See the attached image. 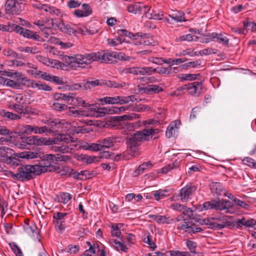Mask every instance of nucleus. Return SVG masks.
<instances>
[{"instance_id":"1","label":"nucleus","mask_w":256,"mask_h":256,"mask_svg":"<svg viewBox=\"0 0 256 256\" xmlns=\"http://www.w3.org/2000/svg\"><path fill=\"white\" fill-rule=\"evenodd\" d=\"M70 62H74L78 64V66L84 68L85 65L92 62L100 60L102 62L112 63V54L110 52L102 51L98 52L86 54L83 55H77L75 57H68Z\"/></svg>"},{"instance_id":"2","label":"nucleus","mask_w":256,"mask_h":256,"mask_svg":"<svg viewBox=\"0 0 256 256\" xmlns=\"http://www.w3.org/2000/svg\"><path fill=\"white\" fill-rule=\"evenodd\" d=\"M42 166L39 165H24L17 168L16 173L10 172V176L14 180L26 182L34 178L43 172Z\"/></svg>"},{"instance_id":"3","label":"nucleus","mask_w":256,"mask_h":256,"mask_svg":"<svg viewBox=\"0 0 256 256\" xmlns=\"http://www.w3.org/2000/svg\"><path fill=\"white\" fill-rule=\"evenodd\" d=\"M70 104L75 106H82L84 108H86L92 112H94V114L96 116H103L105 114L108 113L110 111V107H99L96 104H90L86 102L78 97H76L73 94V96L70 102Z\"/></svg>"},{"instance_id":"4","label":"nucleus","mask_w":256,"mask_h":256,"mask_svg":"<svg viewBox=\"0 0 256 256\" xmlns=\"http://www.w3.org/2000/svg\"><path fill=\"white\" fill-rule=\"evenodd\" d=\"M34 145L36 146H50L57 144L58 142H64L66 144L74 142L76 140L74 138L67 134H58L54 139L40 138L37 136H34Z\"/></svg>"},{"instance_id":"5","label":"nucleus","mask_w":256,"mask_h":256,"mask_svg":"<svg viewBox=\"0 0 256 256\" xmlns=\"http://www.w3.org/2000/svg\"><path fill=\"white\" fill-rule=\"evenodd\" d=\"M202 206L205 210H222L228 209L231 206V205L230 202L228 200L212 198L210 201L204 202Z\"/></svg>"},{"instance_id":"6","label":"nucleus","mask_w":256,"mask_h":256,"mask_svg":"<svg viewBox=\"0 0 256 256\" xmlns=\"http://www.w3.org/2000/svg\"><path fill=\"white\" fill-rule=\"evenodd\" d=\"M14 151L11 148L2 146H0V161L12 166L18 165V160L13 157Z\"/></svg>"},{"instance_id":"7","label":"nucleus","mask_w":256,"mask_h":256,"mask_svg":"<svg viewBox=\"0 0 256 256\" xmlns=\"http://www.w3.org/2000/svg\"><path fill=\"white\" fill-rule=\"evenodd\" d=\"M161 130L158 128H156L152 127L147 126L142 130L136 132L135 134V138L140 141L149 140L152 138L155 134H158Z\"/></svg>"},{"instance_id":"8","label":"nucleus","mask_w":256,"mask_h":256,"mask_svg":"<svg viewBox=\"0 0 256 256\" xmlns=\"http://www.w3.org/2000/svg\"><path fill=\"white\" fill-rule=\"evenodd\" d=\"M12 28L22 36L24 38H31L38 42L43 41L39 35L36 32H34L30 30L26 29L16 24H12Z\"/></svg>"},{"instance_id":"9","label":"nucleus","mask_w":256,"mask_h":256,"mask_svg":"<svg viewBox=\"0 0 256 256\" xmlns=\"http://www.w3.org/2000/svg\"><path fill=\"white\" fill-rule=\"evenodd\" d=\"M46 171H54L60 176L70 177L76 174V172H74L73 169L67 166H64L62 167H57L54 166H47V168L45 169Z\"/></svg>"},{"instance_id":"10","label":"nucleus","mask_w":256,"mask_h":256,"mask_svg":"<svg viewBox=\"0 0 256 256\" xmlns=\"http://www.w3.org/2000/svg\"><path fill=\"white\" fill-rule=\"evenodd\" d=\"M197 188L192 184H188L180 190L178 196L182 202H187L196 191Z\"/></svg>"},{"instance_id":"11","label":"nucleus","mask_w":256,"mask_h":256,"mask_svg":"<svg viewBox=\"0 0 256 256\" xmlns=\"http://www.w3.org/2000/svg\"><path fill=\"white\" fill-rule=\"evenodd\" d=\"M140 114H132L131 115H124L120 116H113V128L120 129L124 124L126 125L125 120H126L136 119L139 118Z\"/></svg>"},{"instance_id":"12","label":"nucleus","mask_w":256,"mask_h":256,"mask_svg":"<svg viewBox=\"0 0 256 256\" xmlns=\"http://www.w3.org/2000/svg\"><path fill=\"white\" fill-rule=\"evenodd\" d=\"M5 9L7 14H17L20 11V6L16 0H7Z\"/></svg>"},{"instance_id":"13","label":"nucleus","mask_w":256,"mask_h":256,"mask_svg":"<svg viewBox=\"0 0 256 256\" xmlns=\"http://www.w3.org/2000/svg\"><path fill=\"white\" fill-rule=\"evenodd\" d=\"M202 86V83L201 82H194L179 86L177 90L178 91L186 90H188L191 95H194L196 94L198 88L199 87L201 88Z\"/></svg>"},{"instance_id":"14","label":"nucleus","mask_w":256,"mask_h":256,"mask_svg":"<svg viewBox=\"0 0 256 256\" xmlns=\"http://www.w3.org/2000/svg\"><path fill=\"white\" fill-rule=\"evenodd\" d=\"M146 12H144L145 16L148 19L162 20L163 18V12L157 9H151V7L146 6Z\"/></svg>"},{"instance_id":"15","label":"nucleus","mask_w":256,"mask_h":256,"mask_svg":"<svg viewBox=\"0 0 256 256\" xmlns=\"http://www.w3.org/2000/svg\"><path fill=\"white\" fill-rule=\"evenodd\" d=\"M62 32L69 35H76V34H80L82 32V28L78 26H72V25L68 23H64L60 30Z\"/></svg>"},{"instance_id":"16","label":"nucleus","mask_w":256,"mask_h":256,"mask_svg":"<svg viewBox=\"0 0 256 256\" xmlns=\"http://www.w3.org/2000/svg\"><path fill=\"white\" fill-rule=\"evenodd\" d=\"M216 220H218V219L212 218V223H210L211 226H208V228L214 230H220L227 226H236V223L235 224L233 222L226 220L224 222L218 223L216 222Z\"/></svg>"},{"instance_id":"17","label":"nucleus","mask_w":256,"mask_h":256,"mask_svg":"<svg viewBox=\"0 0 256 256\" xmlns=\"http://www.w3.org/2000/svg\"><path fill=\"white\" fill-rule=\"evenodd\" d=\"M146 5L142 2H136L134 4H130L127 9L128 12L134 14H140L146 12Z\"/></svg>"},{"instance_id":"18","label":"nucleus","mask_w":256,"mask_h":256,"mask_svg":"<svg viewBox=\"0 0 256 256\" xmlns=\"http://www.w3.org/2000/svg\"><path fill=\"white\" fill-rule=\"evenodd\" d=\"M16 75L15 80H16V84H18V88L22 86L32 88L34 80L28 79L26 77L24 76L22 72H18Z\"/></svg>"},{"instance_id":"19","label":"nucleus","mask_w":256,"mask_h":256,"mask_svg":"<svg viewBox=\"0 0 256 256\" xmlns=\"http://www.w3.org/2000/svg\"><path fill=\"white\" fill-rule=\"evenodd\" d=\"M212 38H214V42L222 44L223 46L229 47L230 40L228 38V34L226 33L212 32Z\"/></svg>"},{"instance_id":"20","label":"nucleus","mask_w":256,"mask_h":256,"mask_svg":"<svg viewBox=\"0 0 256 256\" xmlns=\"http://www.w3.org/2000/svg\"><path fill=\"white\" fill-rule=\"evenodd\" d=\"M92 12L90 6L86 4L82 5L81 9L76 10L74 12V14L76 17H86L90 15Z\"/></svg>"},{"instance_id":"21","label":"nucleus","mask_w":256,"mask_h":256,"mask_svg":"<svg viewBox=\"0 0 256 256\" xmlns=\"http://www.w3.org/2000/svg\"><path fill=\"white\" fill-rule=\"evenodd\" d=\"M210 186L211 192L214 196H220L224 193L226 190L222 184L218 182H212Z\"/></svg>"},{"instance_id":"22","label":"nucleus","mask_w":256,"mask_h":256,"mask_svg":"<svg viewBox=\"0 0 256 256\" xmlns=\"http://www.w3.org/2000/svg\"><path fill=\"white\" fill-rule=\"evenodd\" d=\"M150 217L156 220L158 224H172L176 222V220L167 217L166 216H160L157 214L150 215Z\"/></svg>"},{"instance_id":"23","label":"nucleus","mask_w":256,"mask_h":256,"mask_svg":"<svg viewBox=\"0 0 256 256\" xmlns=\"http://www.w3.org/2000/svg\"><path fill=\"white\" fill-rule=\"evenodd\" d=\"M10 108L11 109L14 110V112H18V114H28L30 112V110L29 108L26 104H12L10 106Z\"/></svg>"},{"instance_id":"24","label":"nucleus","mask_w":256,"mask_h":256,"mask_svg":"<svg viewBox=\"0 0 256 256\" xmlns=\"http://www.w3.org/2000/svg\"><path fill=\"white\" fill-rule=\"evenodd\" d=\"M242 226H244L246 227H251L256 229V220L254 219L246 220V218H242L241 220H238L236 222V228H240Z\"/></svg>"},{"instance_id":"25","label":"nucleus","mask_w":256,"mask_h":256,"mask_svg":"<svg viewBox=\"0 0 256 256\" xmlns=\"http://www.w3.org/2000/svg\"><path fill=\"white\" fill-rule=\"evenodd\" d=\"M49 124L52 130L56 129V130H58L60 129L67 128V126H70V124L68 122H60L58 119L50 120Z\"/></svg>"},{"instance_id":"26","label":"nucleus","mask_w":256,"mask_h":256,"mask_svg":"<svg viewBox=\"0 0 256 256\" xmlns=\"http://www.w3.org/2000/svg\"><path fill=\"white\" fill-rule=\"evenodd\" d=\"M29 133L34 132V134H43L45 132L51 133L52 130L48 128L46 126L38 127L36 126L29 125Z\"/></svg>"},{"instance_id":"27","label":"nucleus","mask_w":256,"mask_h":256,"mask_svg":"<svg viewBox=\"0 0 256 256\" xmlns=\"http://www.w3.org/2000/svg\"><path fill=\"white\" fill-rule=\"evenodd\" d=\"M136 100L134 96H116L113 97V104H126L130 101L134 102Z\"/></svg>"},{"instance_id":"28","label":"nucleus","mask_w":256,"mask_h":256,"mask_svg":"<svg viewBox=\"0 0 256 256\" xmlns=\"http://www.w3.org/2000/svg\"><path fill=\"white\" fill-rule=\"evenodd\" d=\"M136 36L141 37L140 44H143L144 46H154V42L153 39L149 37V34L142 33H136Z\"/></svg>"},{"instance_id":"29","label":"nucleus","mask_w":256,"mask_h":256,"mask_svg":"<svg viewBox=\"0 0 256 256\" xmlns=\"http://www.w3.org/2000/svg\"><path fill=\"white\" fill-rule=\"evenodd\" d=\"M162 84H160L159 85L156 84H150L144 88V92L148 94H158L160 92H162L164 90Z\"/></svg>"},{"instance_id":"30","label":"nucleus","mask_w":256,"mask_h":256,"mask_svg":"<svg viewBox=\"0 0 256 256\" xmlns=\"http://www.w3.org/2000/svg\"><path fill=\"white\" fill-rule=\"evenodd\" d=\"M96 173H94V172H90L88 170H82L80 172L77 173L76 176H74V178L84 180L86 179L91 178L94 177Z\"/></svg>"},{"instance_id":"31","label":"nucleus","mask_w":256,"mask_h":256,"mask_svg":"<svg viewBox=\"0 0 256 256\" xmlns=\"http://www.w3.org/2000/svg\"><path fill=\"white\" fill-rule=\"evenodd\" d=\"M140 141L139 140H137V138H135V134L128 139L126 142L128 148H130V151L132 152H135L138 149V142Z\"/></svg>"},{"instance_id":"32","label":"nucleus","mask_w":256,"mask_h":256,"mask_svg":"<svg viewBox=\"0 0 256 256\" xmlns=\"http://www.w3.org/2000/svg\"><path fill=\"white\" fill-rule=\"evenodd\" d=\"M152 166V164L150 161H148L146 162H143L140 164L138 168L133 172V176H136L138 175L142 174L145 170L150 168Z\"/></svg>"},{"instance_id":"33","label":"nucleus","mask_w":256,"mask_h":256,"mask_svg":"<svg viewBox=\"0 0 256 256\" xmlns=\"http://www.w3.org/2000/svg\"><path fill=\"white\" fill-rule=\"evenodd\" d=\"M72 198V196L66 192H62L58 195H57L55 198L54 200L58 202H62L64 204H67Z\"/></svg>"},{"instance_id":"34","label":"nucleus","mask_w":256,"mask_h":256,"mask_svg":"<svg viewBox=\"0 0 256 256\" xmlns=\"http://www.w3.org/2000/svg\"><path fill=\"white\" fill-rule=\"evenodd\" d=\"M152 194L154 196L156 200L158 201L160 199L168 196L170 195V192L166 189L159 190H158L152 192Z\"/></svg>"},{"instance_id":"35","label":"nucleus","mask_w":256,"mask_h":256,"mask_svg":"<svg viewBox=\"0 0 256 256\" xmlns=\"http://www.w3.org/2000/svg\"><path fill=\"white\" fill-rule=\"evenodd\" d=\"M172 65H170L168 68L157 67L155 68L154 72L164 75H170L176 73V71L172 70Z\"/></svg>"},{"instance_id":"36","label":"nucleus","mask_w":256,"mask_h":256,"mask_svg":"<svg viewBox=\"0 0 256 256\" xmlns=\"http://www.w3.org/2000/svg\"><path fill=\"white\" fill-rule=\"evenodd\" d=\"M0 115L10 120H16L21 118L20 116L12 112H6L4 110H0Z\"/></svg>"},{"instance_id":"37","label":"nucleus","mask_w":256,"mask_h":256,"mask_svg":"<svg viewBox=\"0 0 256 256\" xmlns=\"http://www.w3.org/2000/svg\"><path fill=\"white\" fill-rule=\"evenodd\" d=\"M20 158L28 160L38 158H41V154L38 152L26 151L20 154Z\"/></svg>"},{"instance_id":"38","label":"nucleus","mask_w":256,"mask_h":256,"mask_svg":"<svg viewBox=\"0 0 256 256\" xmlns=\"http://www.w3.org/2000/svg\"><path fill=\"white\" fill-rule=\"evenodd\" d=\"M113 58L120 61H130L134 60L132 57L128 56L124 53L117 52H113Z\"/></svg>"},{"instance_id":"39","label":"nucleus","mask_w":256,"mask_h":256,"mask_svg":"<svg viewBox=\"0 0 256 256\" xmlns=\"http://www.w3.org/2000/svg\"><path fill=\"white\" fill-rule=\"evenodd\" d=\"M169 16L176 22L186 21L184 13L182 12L178 11L174 12L172 14H170Z\"/></svg>"},{"instance_id":"40","label":"nucleus","mask_w":256,"mask_h":256,"mask_svg":"<svg viewBox=\"0 0 256 256\" xmlns=\"http://www.w3.org/2000/svg\"><path fill=\"white\" fill-rule=\"evenodd\" d=\"M32 88H38L40 90H44L47 92H50L52 90V88L48 85L40 82H35L34 80L32 85Z\"/></svg>"},{"instance_id":"41","label":"nucleus","mask_w":256,"mask_h":256,"mask_svg":"<svg viewBox=\"0 0 256 256\" xmlns=\"http://www.w3.org/2000/svg\"><path fill=\"white\" fill-rule=\"evenodd\" d=\"M192 220H194L196 222H198L200 225H208V226H211V224L212 223V218H207V219H202L200 216H197V214L195 213L194 214V218Z\"/></svg>"},{"instance_id":"42","label":"nucleus","mask_w":256,"mask_h":256,"mask_svg":"<svg viewBox=\"0 0 256 256\" xmlns=\"http://www.w3.org/2000/svg\"><path fill=\"white\" fill-rule=\"evenodd\" d=\"M98 157L95 156H90L86 154H82L79 156V160L86 164H92L97 160Z\"/></svg>"},{"instance_id":"43","label":"nucleus","mask_w":256,"mask_h":256,"mask_svg":"<svg viewBox=\"0 0 256 256\" xmlns=\"http://www.w3.org/2000/svg\"><path fill=\"white\" fill-rule=\"evenodd\" d=\"M186 245L190 250V253L191 254H197L196 248L198 244L196 242L188 240L186 242Z\"/></svg>"},{"instance_id":"44","label":"nucleus","mask_w":256,"mask_h":256,"mask_svg":"<svg viewBox=\"0 0 256 256\" xmlns=\"http://www.w3.org/2000/svg\"><path fill=\"white\" fill-rule=\"evenodd\" d=\"M102 84V83L98 80L90 81L88 80L83 84V88L84 90H88Z\"/></svg>"},{"instance_id":"45","label":"nucleus","mask_w":256,"mask_h":256,"mask_svg":"<svg viewBox=\"0 0 256 256\" xmlns=\"http://www.w3.org/2000/svg\"><path fill=\"white\" fill-rule=\"evenodd\" d=\"M113 242L114 243V247L118 250H122L123 252H126L128 250L127 246L124 244L122 238V240H117L116 239L113 240Z\"/></svg>"},{"instance_id":"46","label":"nucleus","mask_w":256,"mask_h":256,"mask_svg":"<svg viewBox=\"0 0 256 256\" xmlns=\"http://www.w3.org/2000/svg\"><path fill=\"white\" fill-rule=\"evenodd\" d=\"M142 68L139 67H132V68H126L123 70L122 72H124V73H130L134 74H140L142 75Z\"/></svg>"},{"instance_id":"47","label":"nucleus","mask_w":256,"mask_h":256,"mask_svg":"<svg viewBox=\"0 0 256 256\" xmlns=\"http://www.w3.org/2000/svg\"><path fill=\"white\" fill-rule=\"evenodd\" d=\"M100 144L102 146V150L109 148L112 146V139L110 137L106 138L102 140Z\"/></svg>"},{"instance_id":"48","label":"nucleus","mask_w":256,"mask_h":256,"mask_svg":"<svg viewBox=\"0 0 256 256\" xmlns=\"http://www.w3.org/2000/svg\"><path fill=\"white\" fill-rule=\"evenodd\" d=\"M82 30L83 31L82 32H80L82 34H94L98 32V28L91 26H90L89 28H82Z\"/></svg>"},{"instance_id":"49","label":"nucleus","mask_w":256,"mask_h":256,"mask_svg":"<svg viewBox=\"0 0 256 256\" xmlns=\"http://www.w3.org/2000/svg\"><path fill=\"white\" fill-rule=\"evenodd\" d=\"M170 61L171 60H170L158 57L152 58L150 60L152 63L158 65H162L164 63L170 64Z\"/></svg>"},{"instance_id":"50","label":"nucleus","mask_w":256,"mask_h":256,"mask_svg":"<svg viewBox=\"0 0 256 256\" xmlns=\"http://www.w3.org/2000/svg\"><path fill=\"white\" fill-rule=\"evenodd\" d=\"M3 54L10 58H20L18 54L11 49H6L2 52Z\"/></svg>"},{"instance_id":"51","label":"nucleus","mask_w":256,"mask_h":256,"mask_svg":"<svg viewBox=\"0 0 256 256\" xmlns=\"http://www.w3.org/2000/svg\"><path fill=\"white\" fill-rule=\"evenodd\" d=\"M46 12H48L51 14H54L58 16H62V13L60 9L52 6H48L46 9Z\"/></svg>"},{"instance_id":"52","label":"nucleus","mask_w":256,"mask_h":256,"mask_svg":"<svg viewBox=\"0 0 256 256\" xmlns=\"http://www.w3.org/2000/svg\"><path fill=\"white\" fill-rule=\"evenodd\" d=\"M117 34L118 35L122 36L123 38H124V36H127L130 38H133L136 39V34H134L130 32H128L126 30H124V29L118 30Z\"/></svg>"},{"instance_id":"53","label":"nucleus","mask_w":256,"mask_h":256,"mask_svg":"<svg viewBox=\"0 0 256 256\" xmlns=\"http://www.w3.org/2000/svg\"><path fill=\"white\" fill-rule=\"evenodd\" d=\"M218 52V50L216 48H206L202 50H200L198 52V54L200 56L204 55H208L212 54H216Z\"/></svg>"},{"instance_id":"54","label":"nucleus","mask_w":256,"mask_h":256,"mask_svg":"<svg viewBox=\"0 0 256 256\" xmlns=\"http://www.w3.org/2000/svg\"><path fill=\"white\" fill-rule=\"evenodd\" d=\"M18 50L22 52L26 53L36 54L38 52L37 48L36 47H23L21 46L18 48Z\"/></svg>"},{"instance_id":"55","label":"nucleus","mask_w":256,"mask_h":256,"mask_svg":"<svg viewBox=\"0 0 256 256\" xmlns=\"http://www.w3.org/2000/svg\"><path fill=\"white\" fill-rule=\"evenodd\" d=\"M60 154H56L55 156L56 158V162H66L70 160V157L68 155H65L62 152Z\"/></svg>"},{"instance_id":"56","label":"nucleus","mask_w":256,"mask_h":256,"mask_svg":"<svg viewBox=\"0 0 256 256\" xmlns=\"http://www.w3.org/2000/svg\"><path fill=\"white\" fill-rule=\"evenodd\" d=\"M55 228L56 231L62 233L66 228L65 221L55 222Z\"/></svg>"},{"instance_id":"57","label":"nucleus","mask_w":256,"mask_h":256,"mask_svg":"<svg viewBox=\"0 0 256 256\" xmlns=\"http://www.w3.org/2000/svg\"><path fill=\"white\" fill-rule=\"evenodd\" d=\"M170 208L175 210L182 213L183 211L186 208V206L177 202H174L170 205Z\"/></svg>"},{"instance_id":"58","label":"nucleus","mask_w":256,"mask_h":256,"mask_svg":"<svg viewBox=\"0 0 256 256\" xmlns=\"http://www.w3.org/2000/svg\"><path fill=\"white\" fill-rule=\"evenodd\" d=\"M36 58L39 62L48 66H50L52 63L48 58L41 55L36 56Z\"/></svg>"},{"instance_id":"59","label":"nucleus","mask_w":256,"mask_h":256,"mask_svg":"<svg viewBox=\"0 0 256 256\" xmlns=\"http://www.w3.org/2000/svg\"><path fill=\"white\" fill-rule=\"evenodd\" d=\"M170 256H191V254L188 252H180L179 250L170 251Z\"/></svg>"},{"instance_id":"60","label":"nucleus","mask_w":256,"mask_h":256,"mask_svg":"<svg viewBox=\"0 0 256 256\" xmlns=\"http://www.w3.org/2000/svg\"><path fill=\"white\" fill-rule=\"evenodd\" d=\"M56 43L60 45L62 48H68L73 46V44L70 42H64L60 41L58 38H56Z\"/></svg>"},{"instance_id":"61","label":"nucleus","mask_w":256,"mask_h":256,"mask_svg":"<svg viewBox=\"0 0 256 256\" xmlns=\"http://www.w3.org/2000/svg\"><path fill=\"white\" fill-rule=\"evenodd\" d=\"M52 108L60 112L66 110L68 106L65 104L55 102L52 104Z\"/></svg>"},{"instance_id":"62","label":"nucleus","mask_w":256,"mask_h":256,"mask_svg":"<svg viewBox=\"0 0 256 256\" xmlns=\"http://www.w3.org/2000/svg\"><path fill=\"white\" fill-rule=\"evenodd\" d=\"M242 162L244 164L256 168V162H254V160L250 158L246 157L244 158L242 160Z\"/></svg>"},{"instance_id":"63","label":"nucleus","mask_w":256,"mask_h":256,"mask_svg":"<svg viewBox=\"0 0 256 256\" xmlns=\"http://www.w3.org/2000/svg\"><path fill=\"white\" fill-rule=\"evenodd\" d=\"M196 212L192 210L190 208H188L186 206V208L182 212V214L186 216H188V218L191 220L193 219L194 218V214Z\"/></svg>"},{"instance_id":"64","label":"nucleus","mask_w":256,"mask_h":256,"mask_svg":"<svg viewBox=\"0 0 256 256\" xmlns=\"http://www.w3.org/2000/svg\"><path fill=\"white\" fill-rule=\"evenodd\" d=\"M51 24L52 26H56L60 30L61 28L63 26L64 22H63L60 19L56 18V19H52L51 20Z\"/></svg>"}]
</instances>
